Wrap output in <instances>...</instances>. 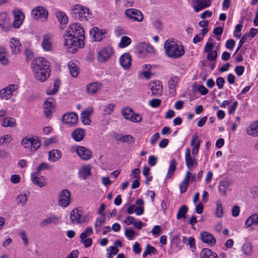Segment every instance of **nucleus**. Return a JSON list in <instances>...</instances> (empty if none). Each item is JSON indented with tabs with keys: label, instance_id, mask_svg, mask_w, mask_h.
I'll return each instance as SVG.
<instances>
[{
	"label": "nucleus",
	"instance_id": "nucleus-1",
	"mask_svg": "<svg viewBox=\"0 0 258 258\" xmlns=\"http://www.w3.org/2000/svg\"><path fill=\"white\" fill-rule=\"evenodd\" d=\"M31 68L35 79L43 82L50 76L49 63L42 57H38L32 60Z\"/></svg>",
	"mask_w": 258,
	"mask_h": 258
},
{
	"label": "nucleus",
	"instance_id": "nucleus-2",
	"mask_svg": "<svg viewBox=\"0 0 258 258\" xmlns=\"http://www.w3.org/2000/svg\"><path fill=\"white\" fill-rule=\"evenodd\" d=\"M164 49L167 55L174 59L181 57L185 52L182 45H178L175 41L169 39L165 42Z\"/></svg>",
	"mask_w": 258,
	"mask_h": 258
},
{
	"label": "nucleus",
	"instance_id": "nucleus-3",
	"mask_svg": "<svg viewBox=\"0 0 258 258\" xmlns=\"http://www.w3.org/2000/svg\"><path fill=\"white\" fill-rule=\"evenodd\" d=\"M66 33L71 34L75 37H77L79 40L80 48L84 46V40L85 39L84 30L83 28L78 23H75L69 25Z\"/></svg>",
	"mask_w": 258,
	"mask_h": 258
},
{
	"label": "nucleus",
	"instance_id": "nucleus-4",
	"mask_svg": "<svg viewBox=\"0 0 258 258\" xmlns=\"http://www.w3.org/2000/svg\"><path fill=\"white\" fill-rule=\"evenodd\" d=\"M64 43L63 45L65 49L70 53H75L78 50V47L80 48L79 42L77 37L73 36L71 34H67L65 32L63 35Z\"/></svg>",
	"mask_w": 258,
	"mask_h": 258
},
{
	"label": "nucleus",
	"instance_id": "nucleus-5",
	"mask_svg": "<svg viewBox=\"0 0 258 258\" xmlns=\"http://www.w3.org/2000/svg\"><path fill=\"white\" fill-rule=\"evenodd\" d=\"M73 16L80 21H87L90 18L91 13L89 9L83 5H76L72 10Z\"/></svg>",
	"mask_w": 258,
	"mask_h": 258
},
{
	"label": "nucleus",
	"instance_id": "nucleus-6",
	"mask_svg": "<svg viewBox=\"0 0 258 258\" xmlns=\"http://www.w3.org/2000/svg\"><path fill=\"white\" fill-rule=\"evenodd\" d=\"M21 145L26 149L31 152H35L41 146V142L36 137H26L21 141Z\"/></svg>",
	"mask_w": 258,
	"mask_h": 258
},
{
	"label": "nucleus",
	"instance_id": "nucleus-7",
	"mask_svg": "<svg viewBox=\"0 0 258 258\" xmlns=\"http://www.w3.org/2000/svg\"><path fill=\"white\" fill-rule=\"evenodd\" d=\"M71 194L67 189L61 190L58 195L57 204L62 208L68 207L71 204Z\"/></svg>",
	"mask_w": 258,
	"mask_h": 258
},
{
	"label": "nucleus",
	"instance_id": "nucleus-8",
	"mask_svg": "<svg viewBox=\"0 0 258 258\" xmlns=\"http://www.w3.org/2000/svg\"><path fill=\"white\" fill-rule=\"evenodd\" d=\"M31 15L33 19L45 22L47 20L48 12L42 6H38L33 8L31 11Z\"/></svg>",
	"mask_w": 258,
	"mask_h": 258
},
{
	"label": "nucleus",
	"instance_id": "nucleus-9",
	"mask_svg": "<svg viewBox=\"0 0 258 258\" xmlns=\"http://www.w3.org/2000/svg\"><path fill=\"white\" fill-rule=\"evenodd\" d=\"M18 87L17 85L10 84L0 90V99L4 100L10 99Z\"/></svg>",
	"mask_w": 258,
	"mask_h": 258
},
{
	"label": "nucleus",
	"instance_id": "nucleus-10",
	"mask_svg": "<svg viewBox=\"0 0 258 258\" xmlns=\"http://www.w3.org/2000/svg\"><path fill=\"white\" fill-rule=\"evenodd\" d=\"M113 53V49L111 47H105L101 49L98 52V60L99 62H104L108 60Z\"/></svg>",
	"mask_w": 258,
	"mask_h": 258
},
{
	"label": "nucleus",
	"instance_id": "nucleus-11",
	"mask_svg": "<svg viewBox=\"0 0 258 258\" xmlns=\"http://www.w3.org/2000/svg\"><path fill=\"white\" fill-rule=\"evenodd\" d=\"M125 14L132 21L142 22L144 19L143 13L137 9H128L126 10Z\"/></svg>",
	"mask_w": 258,
	"mask_h": 258
},
{
	"label": "nucleus",
	"instance_id": "nucleus-12",
	"mask_svg": "<svg viewBox=\"0 0 258 258\" xmlns=\"http://www.w3.org/2000/svg\"><path fill=\"white\" fill-rule=\"evenodd\" d=\"M185 161L186 166L189 170L195 168L198 165V161L195 157L191 156L190 149L189 148H187L185 150Z\"/></svg>",
	"mask_w": 258,
	"mask_h": 258
},
{
	"label": "nucleus",
	"instance_id": "nucleus-13",
	"mask_svg": "<svg viewBox=\"0 0 258 258\" xmlns=\"http://www.w3.org/2000/svg\"><path fill=\"white\" fill-rule=\"evenodd\" d=\"M106 34L105 29H99L97 27H93L90 30L91 39L94 41H101Z\"/></svg>",
	"mask_w": 258,
	"mask_h": 258
},
{
	"label": "nucleus",
	"instance_id": "nucleus-14",
	"mask_svg": "<svg viewBox=\"0 0 258 258\" xmlns=\"http://www.w3.org/2000/svg\"><path fill=\"white\" fill-rule=\"evenodd\" d=\"M76 151L78 155L83 160L87 161L92 157V153L91 150L83 146H78Z\"/></svg>",
	"mask_w": 258,
	"mask_h": 258
},
{
	"label": "nucleus",
	"instance_id": "nucleus-15",
	"mask_svg": "<svg viewBox=\"0 0 258 258\" xmlns=\"http://www.w3.org/2000/svg\"><path fill=\"white\" fill-rule=\"evenodd\" d=\"M92 166L90 164H85L81 166L78 170V176L80 178L85 180L92 175Z\"/></svg>",
	"mask_w": 258,
	"mask_h": 258
},
{
	"label": "nucleus",
	"instance_id": "nucleus-16",
	"mask_svg": "<svg viewBox=\"0 0 258 258\" xmlns=\"http://www.w3.org/2000/svg\"><path fill=\"white\" fill-rule=\"evenodd\" d=\"M192 5L193 9L196 12L205 9L211 5L210 0H192Z\"/></svg>",
	"mask_w": 258,
	"mask_h": 258
},
{
	"label": "nucleus",
	"instance_id": "nucleus-17",
	"mask_svg": "<svg viewBox=\"0 0 258 258\" xmlns=\"http://www.w3.org/2000/svg\"><path fill=\"white\" fill-rule=\"evenodd\" d=\"M0 28L4 31H9L12 28L11 24L6 13H0Z\"/></svg>",
	"mask_w": 258,
	"mask_h": 258
},
{
	"label": "nucleus",
	"instance_id": "nucleus-18",
	"mask_svg": "<svg viewBox=\"0 0 258 258\" xmlns=\"http://www.w3.org/2000/svg\"><path fill=\"white\" fill-rule=\"evenodd\" d=\"M54 100L51 98H48L44 102V113L47 117H50L51 113L54 109Z\"/></svg>",
	"mask_w": 258,
	"mask_h": 258
},
{
	"label": "nucleus",
	"instance_id": "nucleus-19",
	"mask_svg": "<svg viewBox=\"0 0 258 258\" xmlns=\"http://www.w3.org/2000/svg\"><path fill=\"white\" fill-rule=\"evenodd\" d=\"M62 119L63 123L74 125L77 124L78 117L76 113L70 112L64 114L62 116Z\"/></svg>",
	"mask_w": 258,
	"mask_h": 258
},
{
	"label": "nucleus",
	"instance_id": "nucleus-20",
	"mask_svg": "<svg viewBox=\"0 0 258 258\" xmlns=\"http://www.w3.org/2000/svg\"><path fill=\"white\" fill-rule=\"evenodd\" d=\"M82 211L77 208L72 211L70 215V220L73 224L85 222V219L82 218Z\"/></svg>",
	"mask_w": 258,
	"mask_h": 258
},
{
	"label": "nucleus",
	"instance_id": "nucleus-21",
	"mask_svg": "<svg viewBox=\"0 0 258 258\" xmlns=\"http://www.w3.org/2000/svg\"><path fill=\"white\" fill-rule=\"evenodd\" d=\"M200 237L203 242L208 244L209 245L213 246L216 243V239L214 236L208 232L203 231L201 232Z\"/></svg>",
	"mask_w": 258,
	"mask_h": 258
},
{
	"label": "nucleus",
	"instance_id": "nucleus-22",
	"mask_svg": "<svg viewBox=\"0 0 258 258\" xmlns=\"http://www.w3.org/2000/svg\"><path fill=\"white\" fill-rule=\"evenodd\" d=\"M13 13L14 17L13 27L15 28L18 29L22 24L25 17L22 12L20 10L14 11Z\"/></svg>",
	"mask_w": 258,
	"mask_h": 258
},
{
	"label": "nucleus",
	"instance_id": "nucleus-23",
	"mask_svg": "<svg viewBox=\"0 0 258 258\" xmlns=\"http://www.w3.org/2000/svg\"><path fill=\"white\" fill-rule=\"evenodd\" d=\"M132 56L129 53H125L119 58V63L124 70L128 69L131 66Z\"/></svg>",
	"mask_w": 258,
	"mask_h": 258
},
{
	"label": "nucleus",
	"instance_id": "nucleus-24",
	"mask_svg": "<svg viewBox=\"0 0 258 258\" xmlns=\"http://www.w3.org/2000/svg\"><path fill=\"white\" fill-rule=\"evenodd\" d=\"M150 90L153 96H160L162 92V86L159 81H152L149 84Z\"/></svg>",
	"mask_w": 258,
	"mask_h": 258
},
{
	"label": "nucleus",
	"instance_id": "nucleus-25",
	"mask_svg": "<svg viewBox=\"0 0 258 258\" xmlns=\"http://www.w3.org/2000/svg\"><path fill=\"white\" fill-rule=\"evenodd\" d=\"M39 175L40 174L38 173V172H34L31 174V180L34 184L41 187L45 186L46 183L42 180V176L41 177H38Z\"/></svg>",
	"mask_w": 258,
	"mask_h": 258
},
{
	"label": "nucleus",
	"instance_id": "nucleus-26",
	"mask_svg": "<svg viewBox=\"0 0 258 258\" xmlns=\"http://www.w3.org/2000/svg\"><path fill=\"white\" fill-rule=\"evenodd\" d=\"M85 136L84 130L81 128H77L71 134L72 138L76 142L82 141Z\"/></svg>",
	"mask_w": 258,
	"mask_h": 258
},
{
	"label": "nucleus",
	"instance_id": "nucleus-27",
	"mask_svg": "<svg viewBox=\"0 0 258 258\" xmlns=\"http://www.w3.org/2000/svg\"><path fill=\"white\" fill-rule=\"evenodd\" d=\"M10 47L13 53L18 54L21 48V44L19 40L12 38L10 41Z\"/></svg>",
	"mask_w": 258,
	"mask_h": 258
},
{
	"label": "nucleus",
	"instance_id": "nucleus-28",
	"mask_svg": "<svg viewBox=\"0 0 258 258\" xmlns=\"http://www.w3.org/2000/svg\"><path fill=\"white\" fill-rule=\"evenodd\" d=\"M48 160L52 162L58 161L61 157V152L57 149H54L48 152Z\"/></svg>",
	"mask_w": 258,
	"mask_h": 258
},
{
	"label": "nucleus",
	"instance_id": "nucleus-29",
	"mask_svg": "<svg viewBox=\"0 0 258 258\" xmlns=\"http://www.w3.org/2000/svg\"><path fill=\"white\" fill-rule=\"evenodd\" d=\"M247 134L251 136L258 137V120L251 123L246 129Z\"/></svg>",
	"mask_w": 258,
	"mask_h": 258
},
{
	"label": "nucleus",
	"instance_id": "nucleus-30",
	"mask_svg": "<svg viewBox=\"0 0 258 258\" xmlns=\"http://www.w3.org/2000/svg\"><path fill=\"white\" fill-rule=\"evenodd\" d=\"M102 84L98 82H93L87 86V91L90 94H95L101 88Z\"/></svg>",
	"mask_w": 258,
	"mask_h": 258
},
{
	"label": "nucleus",
	"instance_id": "nucleus-31",
	"mask_svg": "<svg viewBox=\"0 0 258 258\" xmlns=\"http://www.w3.org/2000/svg\"><path fill=\"white\" fill-rule=\"evenodd\" d=\"M92 112L93 110L91 108H87L82 112L81 120L84 124H90L91 120L89 116Z\"/></svg>",
	"mask_w": 258,
	"mask_h": 258
},
{
	"label": "nucleus",
	"instance_id": "nucleus-32",
	"mask_svg": "<svg viewBox=\"0 0 258 258\" xmlns=\"http://www.w3.org/2000/svg\"><path fill=\"white\" fill-rule=\"evenodd\" d=\"M68 67L71 75L74 78H76L79 73V68L77 64L73 61H70L68 63Z\"/></svg>",
	"mask_w": 258,
	"mask_h": 258
},
{
	"label": "nucleus",
	"instance_id": "nucleus-33",
	"mask_svg": "<svg viewBox=\"0 0 258 258\" xmlns=\"http://www.w3.org/2000/svg\"><path fill=\"white\" fill-rule=\"evenodd\" d=\"M17 125L16 119L12 117H6L4 118L2 122V125L4 127H14Z\"/></svg>",
	"mask_w": 258,
	"mask_h": 258
},
{
	"label": "nucleus",
	"instance_id": "nucleus-34",
	"mask_svg": "<svg viewBox=\"0 0 258 258\" xmlns=\"http://www.w3.org/2000/svg\"><path fill=\"white\" fill-rule=\"evenodd\" d=\"M246 227H250L252 225H258V214H253L249 216L245 221Z\"/></svg>",
	"mask_w": 258,
	"mask_h": 258
},
{
	"label": "nucleus",
	"instance_id": "nucleus-35",
	"mask_svg": "<svg viewBox=\"0 0 258 258\" xmlns=\"http://www.w3.org/2000/svg\"><path fill=\"white\" fill-rule=\"evenodd\" d=\"M59 219L55 216H52L47 218L43 219L40 223V225L42 227H44L48 224L53 223L55 224H57Z\"/></svg>",
	"mask_w": 258,
	"mask_h": 258
},
{
	"label": "nucleus",
	"instance_id": "nucleus-36",
	"mask_svg": "<svg viewBox=\"0 0 258 258\" xmlns=\"http://www.w3.org/2000/svg\"><path fill=\"white\" fill-rule=\"evenodd\" d=\"M55 16L61 26L67 24L68 22V18L64 13L57 11L55 13Z\"/></svg>",
	"mask_w": 258,
	"mask_h": 258
},
{
	"label": "nucleus",
	"instance_id": "nucleus-37",
	"mask_svg": "<svg viewBox=\"0 0 258 258\" xmlns=\"http://www.w3.org/2000/svg\"><path fill=\"white\" fill-rule=\"evenodd\" d=\"M42 46L45 51H50L51 49L50 38L48 35H45L43 37Z\"/></svg>",
	"mask_w": 258,
	"mask_h": 258
},
{
	"label": "nucleus",
	"instance_id": "nucleus-38",
	"mask_svg": "<svg viewBox=\"0 0 258 258\" xmlns=\"http://www.w3.org/2000/svg\"><path fill=\"white\" fill-rule=\"evenodd\" d=\"M202 258H218L217 254L209 248H204L201 253Z\"/></svg>",
	"mask_w": 258,
	"mask_h": 258
},
{
	"label": "nucleus",
	"instance_id": "nucleus-39",
	"mask_svg": "<svg viewBox=\"0 0 258 258\" xmlns=\"http://www.w3.org/2000/svg\"><path fill=\"white\" fill-rule=\"evenodd\" d=\"M188 211V208L186 205H182L180 207L177 212L176 219L180 220L184 218Z\"/></svg>",
	"mask_w": 258,
	"mask_h": 258
},
{
	"label": "nucleus",
	"instance_id": "nucleus-40",
	"mask_svg": "<svg viewBox=\"0 0 258 258\" xmlns=\"http://www.w3.org/2000/svg\"><path fill=\"white\" fill-rule=\"evenodd\" d=\"M60 82L58 80H56L54 83L53 88L49 87L46 90V93L48 95L55 94L59 89Z\"/></svg>",
	"mask_w": 258,
	"mask_h": 258
},
{
	"label": "nucleus",
	"instance_id": "nucleus-41",
	"mask_svg": "<svg viewBox=\"0 0 258 258\" xmlns=\"http://www.w3.org/2000/svg\"><path fill=\"white\" fill-rule=\"evenodd\" d=\"M230 185L229 181L227 180H222L219 185V190L223 195H226L227 189Z\"/></svg>",
	"mask_w": 258,
	"mask_h": 258
},
{
	"label": "nucleus",
	"instance_id": "nucleus-42",
	"mask_svg": "<svg viewBox=\"0 0 258 258\" xmlns=\"http://www.w3.org/2000/svg\"><path fill=\"white\" fill-rule=\"evenodd\" d=\"M117 140L122 143H127L128 144L134 143L135 141V138L130 135H122Z\"/></svg>",
	"mask_w": 258,
	"mask_h": 258
},
{
	"label": "nucleus",
	"instance_id": "nucleus-43",
	"mask_svg": "<svg viewBox=\"0 0 258 258\" xmlns=\"http://www.w3.org/2000/svg\"><path fill=\"white\" fill-rule=\"evenodd\" d=\"M176 164L177 162L176 160L174 158H173L170 163L168 173L167 174V177L170 178L174 174V172L176 168Z\"/></svg>",
	"mask_w": 258,
	"mask_h": 258
},
{
	"label": "nucleus",
	"instance_id": "nucleus-44",
	"mask_svg": "<svg viewBox=\"0 0 258 258\" xmlns=\"http://www.w3.org/2000/svg\"><path fill=\"white\" fill-rule=\"evenodd\" d=\"M188 175L187 174V175H185L184 179L179 185L180 192L181 194L184 193L186 191L189 185V182L188 181Z\"/></svg>",
	"mask_w": 258,
	"mask_h": 258
},
{
	"label": "nucleus",
	"instance_id": "nucleus-45",
	"mask_svg": "<svg viewBox=\"0 0 258 258\" xmlns=\"http://www.w3.org/2000/svg\"><path fill=\"white\" fill-rule=\"evenodd\" d=\"M152 49L151 46L144 44L139 47V53L142 57H144L147 53L150 52Z\"/></svg>",
	"mask_w": 258,
	"mask_h": 258
},
{
	"label": "nucleus",
	"instance_id": "nucleus-46",
	"mask_svg": "<svg viewBox=\"0 0 258 258\" xmlns=\"http://www.w3.org/2000/svg\"><path fill=\"white\" fill-rule=\"evenodd\" d=\"M53 169V166L46 162H43L40 164L37 167V171L35 172H38L40 174V172L44 170H51Z\"/></svg>",
	"mask_w": 258,
	"mask_h": 258
},
{
	"label": "nucleus",
	"instance_id": "nucleus-47",
	"mask_svg": "<svg viewBox=\"0 0 258 258\" xmlns=\"http://www.w3.org/2000/svg\"><path fill=\"white\" fill-rule=\"evenodd\" d=\"M105 223V218H98L97 219L95 223V229L97 233L101 231V228Z\"/></svg>",
	"mask_w": 258,
	"mask_h": 258
},
{
	"label": "nucleus",
	"instance_id": "nucleus-48",
	"mask_svg": "<svg viewBox=\"0 0 258 258\" xmlns=\"http://www.w3.org/2000/svg\"><path fill=\"white\" fill-rule=\"evenodd\" d=\"M179 82V78L174 76L170 78L168 81V87L169 90H174Z\"/></svg>",
	"mask_w": 258,
	"mask_h": 258
},
{
	"label": "nucleus",
	"instance_id": "nucleus-49",
	"mask_svg": "<svg viewBox=\"0 0 258 258\" xmlns=\"http://www.w3.org/2000/svg\"><path fill=\"white\" fill-rule=\"evenodd\" d=\"M131 39L127 36H123L121 38L119 46L120 48H124L131 44Z\"/></svg>",
	"mask_w": 258,
	"mask_h": 258
},
{
	"label": "nucleus",
	"instance_id": "nucleus-50",
	"mask_svg": "<svg viewBox=\"0 0 258 258\" xmlns=\"http://www.w3.org/2000/svg\"><path fill=\"white\" fill-rule=\"evenodd\" d=\"M28 196L27 194H20L17 197V202L18 204H20L22 206L25 205L28 200Z\"/></svg>",
	"mask_w": 258,
	"mask_h": 258
},
{
	"label": "nucleus",
	"instance_id": "nucleus-51",
	"mask_svg": "<svg viewBox=\"0 0 258 258\" xmlns=\"http://www.w3.org/2000/svg\"><path fill=\"white\" fill-rule=\"evenodd\" d=\"M133 112V110L130 108H125L122 110V114L124 117L128 120L131 119Z\"/></svg>",
	"mask_w": 258,
	"mask_h": 258
},
{
	"label": "nucleus",
	"instance_id": "nucleus-52",
	"mask_svg": "<svg viewBox=\"0 0 258 258\" xmlns=\"http://www.w3.org/2000/svg\"><path fill=\"white\" fill-rule=\"evenodd\" d=\"M216 216L217 217L221 218L223 215V210L222 208V204L220 201H218L216 202Z\"/></svg>",
	"mask_w": 258,
	"mask_h": 258
},
{
	"label": "nucleus",
	"instance_id": "nucleus-53",
	"mask_svg": "<svg viewBox=\"0 0 258 258\" xmlns=\"http://www.w3.org/2000/svg\"><path fill=\"white\" fill-rule=\"evenodd\" d=\"M12 140L13 138L11 135H5L0 137V145H3L5 143H10Z\"/></svg>",
	"mask_w": 258,
	"mask_h": 258
},
{
	"label": "nucleus",
	"instance_id": "nucleus-54",
	"mask_svg": "<svg viewBox=\"0 0 258 258\" xmlns=\"http://www.w3.org/2000/svg\"><path fill=\"white\" fill-rule=\"evenodd\" d=\"M124 234L125 236L130 240L133 239L134 237L136 235L135 231L133 229L130 228H127L125 229Z\"/></svg>",
	"mask_w": 258,
	"mask_h": 258
},
{
	"label": "nucleus",
	"instance_id": "nucleus-55",
	"mask_svg": "<svg viewBox=\"0 0 258 258\" xmlns=\"http://www.w3.org/2000/svg\"><path fill=\"white\" fill-rule=\"evenodd\" d=\"M242 250L243 252L247 255L250 254L252 251V246L250 243H245L242 246Z\"/></svg>",
	"mask_w": 258,
	"mask_h": 258
},
{
	"label": "nucleus",
	"instance_id": "nucleus-56",
	"mask_svg": "<svg viewBox=\"0 0 258 258\" xmlns=\"http://www.w3.org/2000/svg\"><path fill=\"white\" fill-rule=\"evenodd\" d=\"M207 53L208 55L207 56V58L208 60L213 61L215 60L217 57V52L216 50H213Z\"/></svg>",
	"mask_w": 258,
	"mask_h": 258
},
{
	"label": "nucleus",
	"instance_id": "nucleus-57",
	"mask_svg": "<svg viewBox=\"0 0 258 258\" xmlns=\"http://www.w3.org/2000/svg\"><path fill=\"white\" fill-rule=\"evenodd\" d=\"M161 100L159 99H153L149 101V105L153 108H156L160 105Z\"/></svg>",
	"mask_w": 258,
	"mask_h": 258
},
{
	"label": "nucleus",
	"instance_id": "nucleus-58",
	"mask_svg": "<svg viewBox=\"0 0 258 258\" xmlns=\"http://www.w3.org/2000/svg\"><path fill=\"white\" fill-rule=\"evenodd\" d=\"M142 120V116L138 113H135L133 112L132 117L130 119V120L134 122H139L141 121Z\"/></svg>",
	"mask_w": 258,
	"mask_h": 258
},
{
	"label": "nucleus",
	"instance_id": "nucleus-59",
	"mask_svg": "<svg viewBox=\"0 0 258 258\" xmlns=\"http://www.w3.org/2000/svg\"><path fill=\"white\" fill-rule=\"evenodd\" d=\"M138 75L140 77L142 75L146 80H149L151 78L153 74L148 71H145L140 72Z\"/></svg>",
	"mask_w": 258,
	"mask_h": 258
},
{
	"label": "nucleus",
	"instance_id": "nucleus-60",
	"mask_svg": "<svg viewBox=\"0 0 258 258\" xmlns=\"http://www.w3.org/2000/svg\"><path fill=\"white\" fill-rule=\"evenodd\" d=\"M115 105L113 104H108L105 109L104 110L105 114H111L114 109Z\"/></svg>",
	"mask_w": 258,
	"mask_h": 258
},
{
	"label": "nucleus",
	"instance_id": "nucleus-61",
	"mask_svg": "<svg viewBox=\"0 0 258 258\" xmlns=\"http://www.w3.org/2000/svg\"><path fill=\"white\" fill-rule=\"evenodd\" d=\"M20 235L21 236V239L23 241V243L25 246L28 245L29 243V240L28 237L27 236L26 233L25 231L22 230L20 232Z\"/></svg>",
	"mask_w": 258,
	"mask_h": 258
},
{
	"label": "nucleus",
	"instance_id": "nucleus-62",
	"mask_svg": "<svg viewBox=\"0 0 258 258\" xmlns=\"http://www.w3.org/2000/svg\"><path fill=\"white\" fill-rule=\"evenodd\" d=\"M200 143L201 141H198V142L196 145L192 148L191 150V156L193 157H196V156L198 154L199 152V150L200 147Z\"/></svg>",
	"mask_w": 258,
	"mask_h": 258
},
{
	"label": "nucleus",
	"instance_id": "nucleus-63",
	"mask_svg": "<svg viewBox=\"0 0 258 258\" xmlns=\"http://www.w3.org/2000/svg\"><path fill=\"white\" fill-rule=\"evenodd\" d=\"M187 244L189 245V247L192 251H194L196 248L195 246V239L192 237H189L187 239Z\"/></svg>",
	"mask_w": 258,
	"mask_h": 258
},
{
	"label": "nucleus",
	"instance_id": "nucleus-64",
	"mask_svg": "<svg viewBox=\"0 0 258 258\" xmlns=\"http://www.w3.org/2000/svg\"><path fill=\"white\" fill-rule=\"evenodd\" d=\"M235 42L233 39H228L226 42V47L227 48L232 50L235 46Z\"/></svg>",
	"mask_w": 258,
	"mask_h": 258
}]
</instances>
